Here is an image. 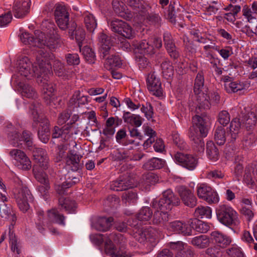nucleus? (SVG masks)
<instances>
[{"instance_id": "72a5a7b5", "label": "nucleus", "mask_w": 257, "mask_h": 257, "mask_svg": "<svg viewBox=\"0 0 257 257\" xmlns=\"http://www.w3.org/2000/svg\"><path fill=\"white\" fill-rule=\"evenodd\" d=\"M21 42L23 45L31 48L32 44V33L31 30L20 29L18 35Z\"/></svg>"}, {"instance_id": "2eb2a0df", "label": "nucleus", "mask_w": 257, "mask_h": 257, "mask_svg": "<svg viewBox=\"0 0 257 257\" xmlns=\"http://www.w3.org/2000/svg\"><path fill=\"white\" fill-rule=\"evenodd\" d=\"M175 159L180 165L190 170H193L198 163L197 159L192 155L181 152L175 155Z\"/></svg>"}, {"instance_id": "423d86ee", "label": "nucleus", "mask_w": 257, "mask_h": 257, "mask_svg": "<svg viewBox=\"0 0 257 257\" xmlns=\"http://www.w3.org/2000/svg\"><path fill=\"white\" fill-rule=\"evenodd\" d=\"M204 86V78L200 73H198L195 80L194 91L197 95L198 104L196 108L197 113H199V110L201 108L208 109L210 108V102H209V96L202 91Z\"/></svg>"}, {"instance_id": "9b49d317", "label": "nucleus", "mask_w": 257, "mask_h": 257, "mask_svg": "<svg viewBox=\"0 0 257 257\" xmlns=\"http://www.w3.org/2000/svg\"><path fill=\"white\" fill-rule=\"evenodd\" d=\"M33 162L35 166L41 168L42 170H46L50 167V160L47 152L42 148H33Z\"/></svg>"}, {"instance_id": "9d476101", "label": "nucleus", "mask_w": 257, "mask_h": 257, "mask_svg": "<svg viewBox=\"0 0 257 257\" xmlns=\"http://www.w3.org/2000/svg\"><path fill=\"white\" fill-rule=\"evenodd\" d=\"M177 191L184 204L193 208L197 204V198L193 191L187 187L181 185L177 187Z\"/></svg>"}, {"instance_id": "680f3d73", "label": "nucleus", "mask_w": 257, "mask_h": 257, "mask_svg": "<svg viewBox=\"0 0 257 257\" xmlns=\"http://www.w3.org/2000/svg\"><path fill=\"white\" fill-rule=\"evenodd\" d=\"M60 23H59V21H56V23L59 28L62 30H66L67 29L69 30L70 23L73 22L72 21L69 22V16L68 15H66V16H64L63 18L60 19Z\"/></svg>"}, {"instance_id": "c03bdc74", "label": "nucleus", "mask_w": 257, "mask_h": 257, "mask_svg": "<svg viewBox=\"0 0 257 257\" xmlns=\"http://www.w3.org/2000/svg\"><path fill=\"white\" fill-rule=\"evenodd\" d=\"M124 3L137 12L144 13L145 6L141 0H123Z\"/></svg>"}, {"instance_id": "a211bd4d", "label": "nucleus", "mask_w": 257, "mask_h": 257, "mask_svg": "<svg viewBox=\"0 0 257 257\" xmlns=\"http://www.w3.org/2000/svg\"><path fill=\"white\" fill-rule=\"evenodd\" d=\"M68 34L71 39H73L74 38H75L79 49L81 51L83 42L85 40V31L81 28H77L76 23L73 22L70 23Z\"/></svg>"}, {"instance_id": "393cba45", "label": "nucleus", "mask_w": 257, "mask_h": 257, "mask_svg": "<svg viewBox=\"0 0 257 257\" xmlns=\"http://www.w3.org/2000/svg\"><path fill=\"white\" fill-rule=\"evenodd\" d=\"M133 179H123L113 181L110 185V189L116 191H122L134 187Z\"/></svg>"}, {"instance_id": "dca6fc26", "label": "nucleus", "mask_w": 257, "mask_h": 257, "mask_svg": "<svg viewBox=\"0 0 257 257\" xmlns=\"http://www.w3.org/2000/svg\"><path fill=\"white\" fill-rule=\"evenodd\" d=\"M147 83L148 89L152 92L153 95L156 96H161L162 95L161 82L155 72L149 74L147 79Z\"/></svg>"}, {"instance_id": "a18cd8bd", "label": "nucleus", "mask_w": 257, "mask_h": 257, "mask_svg": "<svg viewBox=\"0 0 257 257\" xmlns=\"http://www.w3.org/2000/svg\"><path fill=\"white\" fill-rule=\"evenodd\" d=\"M162 74L163 77L169 79L172 77L174 75V68L170 62L165 60L161 64Z\"/></svg>"}, {"instance_id": "39448f33", "label": "nucleus", "mask_w": 257, "mask_h": 257, "mask_svg": "<svg viewBox=\"0 0 257 257\" xmlns=\"http://www.w3.org/2000/svg\"><path fill=\"white\" fill-rule=\"evenodd\" d=\"M107 237L108 240L105 242V248L111 257H127L124 250L126 239L123 235L112 232Z\"/></svg>"}, {"instance_id": "bb28decb", "label": "nucleus", "mask_w": 257, "mask_h": 257, "mask_svg": "<svg viewBox=\"0 0 257 257\" xmlns=\"http://www.w3.org/2000/svg\"><path fill=\"white\" fill-rule=\"evenodd\" d=\"M78 181V178L69 174L65 182L56 186V190L59 194H64L67 189L71 187Z\"/></svg>"}, {"instance_id": "774afa93", "label": "nucleus", "mask_w": 257, "mask_h": 257, "mask_svg": "<svg viewBox=\"0 0 257 257\" xmlns=\"http://www.w3.org/2000/svg\"><path fill=\"white\" fill-rule=\"evenodd\" d=\"M193 255L194 252L191 247H186L178 251L176 257H193Z\"/></svg>"}, {"instance_id": "a19ab883", "label": "nucleus", "mask_w": 257, "mask_h": 257, "mask_svg": "<svg viewBox=\"0 0 257 257\" xmlns=\"http://www.w3.org/2000/svg\"><path fill=\"white\" fill-rule=\"evenodd\" d=\"M48 217L50 221L58 223L60 225H65V217L59 213L56 209H52L48 211Z\"/></svg>"}, {"instance_id": "69168bd1", "label": "nucleus", "mask_w": 257, "mask_h": 257, "mask_svg": "<svg viewBox=\"0 0 257 257\" xmlns=\"http://www.w3.org/2000/svg\"><path fill=\"white\" fill-rule=\"evenodd\" d=\"M144 181L145 183L148 185H154L158 182L159 177L157 175L150 172L145 175Z\"/></svg>"}, {"instance_id": "4c0bfd02", "label": "nucleus", "mask_w": 257, "mask_h": 257, "mask_svg": "<svg viewBox=\"0 0 257 257\" xmlns=\"http://www.w3.org/2000/svg\"><path fill=\"white\" fill-rule=\"evenodd\" d=\"M121 65V61L118 55L112 54L108 56L104 63V67L108 70L113 69V67H120Z\"/></svg>"}, {"instance_id": "052dcab7", "label": "nucleus", "mask_w": 257, "mask_h": 257, "mask_svg": "<svg viewBox=\"0 0 257 257\" xmlns=\"http://www.w3.org/2000/svg\"><path fill=\"white\" fill-rule=\"evenodd\" d=\"M141 110L145 114V116L148 120L153 117L154 114L153 108L150 103H146L145 105H143Z\"/></svg>"}, {"instance_id": "6e6552de", "label": "nucleus", "mask_w": 257, "mask_h": 257, "mask_svg": "<svg viewBox=\"0 0 257 257\" xmlns=\"http://www.w3.org/2000/svg\"><path fill=\"white\" fill-rule=\"evenodd\" d=\"M216 212L217 219L222 224L227 226L235 224L237 213L231 207L225 204L220 205Z\"/></svg>"}, {"instance_id": "4be33fe9", "label": "nucleus", "mask_w": 257, "mask_h": 257, "mask_svg": "<svg viewBox=\"0 0 257 257\" xmlns=\"http://www.w3.org/2000/svg\"><path fill=\"white\" fill-rule=\"evenodd\" d=\"M112 6L114 13L118 16L126 20H130L133 18L132 13L127 9L125 11L122 2H120L118 0H113Z\"/></svg>"}, {"instance_id": "b1692460", "label": "nucleus", "mask_w": 257, "mask_h": 257, "mask_svg": "<svg viewBox=\"0 0 257 257\" xmlns=\"http://www.w3.org/2000/svg\"><path fill=\"white\" fill-rule=\"evenodd\" d=\"M211 238L213 242L222 248L226 247L232 241L230 236L219 231L212 232L211 233Z\"/></svg>"}, {"instance_id": "cd10ccee", "label": "nucleus", "mask_w": 257, "mask_h": 257, "mask_svg": "<svg viewBox=\"0 0 257 257\" xmlns=\"http://www.w3.org/2000/svg\"><path fill=\"white\" fill-rule=\"evenodd\" d=\"M189 137L192 142L194 150L198 152H203L205 144L202 139L203 137L199 135H195V133L193 132L189 133Z\"/></svg>"}, {"instance_id": "7c9ffc66", "label": "nucleus", "mask_w": 257, "mask_h": 257, "mask_svg": "<svg viewBox=\"0 0 257 257\" xmlns=\"http://www.w3.org/2000/svg\"><path fill=\"white\" fill-rule=\"evenodd\" d=\"M189 223L192 229L201 233H205L209 230L210 228L207 223L196 218L190 219L189 221Z\"/></svg>"}, {"instance_id": "6e6d98bb", "label": "nucleus", "mask_w": 257, "mask_h": 257, "mask_svg": "<svg viewBox=\"0 0 257 257\" xmlns=\"http://www.w3.org/2000/svg\"><path fill=\"white\" fill-rule=\"evenodd\" d=\"M195 214L196 217L201 216V218L205 217L207 218H210L211 217V210L209 207H200L196 209Z\"/></svg>"}, {"instance_id": "1a4fd4ad", "label": "nucleus", "mask_w": 257, "mask_h": 257, "mask_svg": "<svg viewBox=\"0 0 257 257\" xmlns=\"http://www.w3.org/2000/svg\"><path fill=\"white\" fill-rule=\"evenodd\" d=\"M14 197L19 209L23 212H26L30 208L28 201L31 198L30 191L26 187L16 190Z\"/></svg>"}, {"instance_id": "412c9836", "label": "nucleus", "mask_w": 257, "mask_h": 257, "mask_svg": "<svg viewBox=\"0 0 257 257\" xmlns=\"http://www.w3.org/2000/svg\"><path fill=\"white\" fill-rule=\"evenodd\" d=\"M132 45L141 54L152 55L155 53L154 46L146 40L139 42L134 40L132 42Z\"/></svg>"}, {"instance_id": "79ce46f5", "label": "nucleus", "mask_w": 257, "mask_h": 257, "mask_svg": "<svg viewBox=\"0 0 257 257\" xmlns=\"http://www.w3.org/2000/svg\"><path fill=\"white\" fill-rule=\"evenodd\" d=\"M226 134L225 130L222 126H218L214 135V139L216 143L221 146L224 144L226 140Z\"/></svg>"}, {"instance_id": "c85d7f7f", "label": "nucleus", "mask_w": 257, "mask_h": 257, "mask_svg": "<svg viewBox=\"0 0 257 257\" xmlns=\"http://www.w3.org/2000/svg\"><path fill=\"white\" fill-rule=\"evenodd\" d=\"M240 126L241 123L239 118H235L231 120L229 128V132L227 133V135L230 136V142H233L236 140Z\"/></svg>"}, {"instance_id": "f8f14e48", "label": "nucleus", "mask_w": 257, "mask_h": 257, "mask_svg": "<svg viewBox=\"0 0 257 257\" xmlns=\"http://www.w3.org/2000/svg\"><path fill=\"white\" fill-rule=\"evenodd\" d=\"M31 0H15L13 13L14 16L18 19L26 17L30 11Z\"/></svg>"}, {"instance_id": "c9c22d12", "label": "nucleus", "mask_w": 257, "mask_h": 257, "mask_svg": "<svg viewBox=\"0 0 257 257\" xmlns=\"http://www.w3.org/2000/svg\"><path fill=\"white\" fill-rule=\"evenodd\" d=\"M206 152L208 158L213 162L216 161L219 157L218 149L212 141L208 142L206 144Z\"/></svg>"}, {"instance_id": "603ef678", "label": "nucleus", "mask_w": 257, "mask_h": 257, "mask_svg": "<svg viewBox=\"0 0 257 257\" xmlns=\"http://www.w3.org/2000/svg\"><path fill=\"white\" fill-rule=\"evenodd\" d=\"M148 234V231L143 230L142 229L136 227L133 230L132 235L134 238L140 243L144 242L147 239V234Z\"/></svg>"}, {"instance_id": "ea45409f", "label": "nucleus", "mask_w": 257, "mask_h": 257, "mask_svg": "<svg viewBox=\"0 0 257 257\" xmlns=\"http://www.w3.org/2000/svg\"><path fill=\"white\" fill-rule=\"evenodd\" d=\"M59 204L69 213L74 212L77 208L76 203L74 201L64 198L63 197L59 199Z\"/></svg>"}, {"instance_id": "49530a36", "label": "nucleus", "mask_w": 257, "mask_h": 257, "mask_svg": "<svg viewBox=\"0 0 257 257\" xmlns=\"http://www.w3.org/2000/svg\"><path fill=\"white\" fill-rule=\"evenodd\" d=\"M84 22L86 29L90 32H93L96 28V21L92 14H86L84 16Z\"/></svg>"}, {"instance_id": "de8ad7c7", "label": "nucleus", "mask_w": 257, "mask_h": 257, "mask_svg": "<svg viewBox=\"0 0 257 257\" xmlns=\"http://www.w3.org/2000/svg\"><path fill=\"white\" fill-rule=\"evenodd\" d=\"M19 134L16 133L15 134V138H17V141H18V140L19 141H23L28 148L30 150H31L32 149V141L31 138V133L27 131H24L21 137L20 138H19Z\"/></svg>"}, {"instance_id": "4d7b16f0", "label": "nucleus", "mask_w": 257, "mask_h": 257, "mask_svg": "<svg viewBox=\"0 0 257 257\" xmlns=\"http://www.w3.org/2000/svg\"><path fill=\"white\" fill-rule=\"evenodd\" d=\"M68 133H69V125L68 123L63 127V129L55 126L52 131V138H59L61 137L63 134H67Z\"/></svg>"}, {"instance_id": "e433bc0d", "label": "nucleus", "mask_w": 257, "mask_h": 257, "mask_svg": "<svg viewBox=\"0 0 257 257\" xmlns=\"http://www.w3.org/2000/svg\"><path fill=\"white\" fill-rule=\"evenodd\" d=\"M191 244L199 248H204L208 247L210 243L209 238L205 235L193 237L191 241Z\"/></svg>"}, {"instance_id": "f3484780", "label": "nucleus", "mask_w": 257, "mask_h": 257, "mask_svg": "<svg viewBox=\"0 0 257 257\" xmlns=\"http://www.w3.org/2000/svg\"><path fill=\"white\" fill-rule=\"evenodd\" d=\"M163 41L164 46L170 57L174 60L178 59L180 53L170 33L166 32L164 33Z\"/></svg>"}, {"instance_id": "4468645a", "label": "nucleus", "mask_w": 257, "mask_h": 257, "mask_svg": "<svg viewBox=\"0 0 257 257\" xmlns=\"http://www.w3.org/2000/svg\"><path fill=\"white\" fill-rule=\"evenodd\" d=\"M10 154L15 159V165L19 169L27 170L31 168V162L23 151L14 149L10 151Z\"/></svg>"}, {"instance_id": "0eeeda50", "label": "nucleus", "mask_w": 257, "mask_h": 257, "mask_svg": "<svg viewBox=\"0 0 257 257\" xmlns=\"http://www.w3.org/2000/svg\"><path fill=\"white\" fill-rule=\"evenodd\" d=\"M202 109L199 110V113L196 114L192 117V126L190 128L189 133L192 132L195 133V135H199L202 137H206L208 134L209 130V118L207 116L202 113Z\"/></svg>"}, {"instance_id": "5fc2aeb1", "label": "nucleus", "mask_w": 257, "mask_h": 257, "mask_svg": "<svg viewBox=\"0 0 257 257\" xmlns=\"http://www.w3.org/2000/svg\"><path fill=\"white\" fill-rule=\"evenodd\" d=\"M10 242L11 246V250L13 252H16L18 254H19L21 252V247L19 244L15 234L13 232L10 231L9 233Z\"/></svg>"}, {"instance_id": "aec40b11", "label": "nucleus", "mask_w": 257, "mask_h": 257, "mask_svg": "<svg viewBox=\"0 0 257 257\" xmlns=\"http://www.w3.org/2000/svg\"><path fill=\"white\" fill-rule=\"evenodd\" d=\"M32 66V63L30 59L27 56L22 57L19 61L18 70L20 74L26 77L28 80H31L32 77L31 73Z\"/></svg>"}, {"instance_id": "3c124183", "label": "nucleus", "mask_w": 257, "mask_h": 257, "mask_svg": "<svg viewBox=\"0 0 257 257\" xmlns=\"http://www.w3.org/2000/svg\"><path fill=\"white\" fill-rule=\"evenodd\" d=\"M225 252L229 257H244L241 248L235 244H232L226 249Z\"/></svg>"}, {"instance_id": "bf43d9fd", "label": "nucleus", "mask_w": 257, "mask_h": 257, "mask_svg": "<svg viewBox=\"0 0 257 257\" xmlns=\"http://www.w3.org/2000/svg\"><path fill=\"white\" fill-rule=\"evenodd\" d=\"M136 61L140 69L143 70L150 67V63L148 59L144 55L136 56Z\"/></svg>"}, {"instance_id": "f257e3e1", "label": "nucleus", "mask_w": 257, "mask_h": 257, "mask_svg": "<svg viewBox=\"0 0 257 257\" xmlns=\"http://www.w3.org/2000/svg\"><path fill=\"white\" fill-rule=\"evenodd\" d=\"M42 29L47 33L48 39L46 38L44 32L39 30L35 31L33 35V47L40 49L46 47L51 52H54L59 48L62 43L60 36L58 33V29L53 23L47 20L43 21L41 25Z\"/></svg>"}, {"instance_id": "5701e85b", "label": "nucleus", "mask_w": 257, "mask_h": 257, "mask_svg": "<svg viewBox=\"0 0 257 257\" xmlns=\"http://www.w3.org/2000/svg\"><path fill=\"white\" fill-rule=\"evenodd\" d=\"M113 218L112 217L108 218L105 217H99L92 222L91 226L96 230L106 231L111 226V223L113 221Z\"/></svg>"}, {"instance_id": "8fccbe9b", "label": "nucleus", "mask_w": 257, "mask_h": 257, "mask_svg": "<svg viewBox=\"0 0 257 257\" xmlns=\"http://www.w3.org/2000/svg\"><path fill=\"white\" fill-rule=\"evenodd\" d=\"M153 215V211L149 207H143L137 214L138 220L143 221L149 220Z\"/></svg>"}, {"instance_id": "473e14b6", "label": "nucleus", "mask_w": 257, "mask_h": 257, "mask_svg": "<svg viewBox=\"0 0 257 257\" xmlns=\"http://www.w3.org/2000/svg\"><path fill=\"white\" fill-rule=\"evenodd\" d=\"M165 162L161 159L153 158L148 161L143 165V168L147 170H153L154 169H160L163 168Z\"/></svg>"}, {"instance_id": "c756f323", "label": "nucleus", "mask_w": 257, "mask_h": 257, "mask_svg": "<svg viewBox=\"0 0 257 257\" xmlns=\"http://www.w3.org/2000/svg\"><path fill=\"white\" fill-rule=\"evenodd\" d=\"M230 78L225 79L224 88L228 93H235L243 90L245 85L243 83H237V82H231Z\"/></svg>"}, {"instance_id": "f03ea898", "label": "nucleus", "mask_w": 257, "mask_h": 257, "mask_svg": "<svg viewBox=\"0 0 257 257\" xmlns=\"http://www.w3.org/2000/svg\"><path fill=\"white\" fill-rule=\"evenodd\" d=\"M179 198L175 195L170 189H168L163 192L162 197L159 200H154L152 203V206L154 208L159 209L161 211L155 212L153 223L154 224L161 226H167V223L170 221L171 217L166 210H170L174 206L178 205L180 204Z\"/></svg>"}, {"instance_id": "e2e57ef3", "label": "nucleus", "mask_w": 257, "mask_h": 257, "mask_svg": "<svg viewBox=\"0 0 257 257\" xmlns=\"http://www.w3.org/2000/svg\"><path fill=\"white\" fill-rule=\"evenodd\" d=\"M218 120L221 124L226 125L230 121L229 113L226 110L221 111L218 114Z\"/></svg>"}, {"instance_id": "20e7f679", "label": "nucleus", "mask_w": 257, "mask_h": 257, "mask_svg": "<svg viewBox=\"0 0 257 257\" xmlns=\"http://www.w3.org/2000/svg\"><path fill=\"white\" fill-rule=\"evenodd\" d=\"M54 58V55L44 49L37 50L36 54V63L38 65L40 70V74L38 76L37 81L39 84H42L45 86L48 84V80L52 76V66L50 60Z\"/></svg>"}, {"instance_id": "09e8293b", "label": "nucleus", "mask_w": 257, "mask_h": 257, "mask_svg": "<svg viewBox=\"0 0 257 257\" xmlns=\"http://www.w3.org/2000/svg\"><path fill=\"white\" fill-rule=\"evenodd\" d=\"M18 90L24 97L32 98V88L30 84L20 82L18 85Z\"/></svg>"}, {"instance_id": "37998d69", "label": "nucleus", "mask_w": 257, "mask_h": 257, "mask_svg": "<svg viewBox=\"0 0 257 257\" xmlns=\"http://www.w3.org/2000/svg\"><path fill=\"white\" fill-rule=\"evenodd\" d=\"M121 27L119 28L118 34L122 36L126 39H133L135 36V32L127 23L123 21V24H121Z\"/></svg>"}, {"instance_id": "2f4dec72", "label": "nucleus", "mask_w": 257, "mask_h": 257, "mask_svg": "<svg viewBox=\"0 0 257 257\" xmlns=\"http://www.w3.org/2000/svg\"><path fill=\"white\" fill-rule=\"evenodd\" d=\"M255 167L256 162H254L248 165L245 168L244 180L248 184H252L256 181V173L254 171Z\"/></svg>"}, {"instance_id": "7ed1b4c3", "label": "nucleus", "mask_w": 257, "mask_h": 257, "mask_svg": "<svg viewBox=\"0 0 257 257\" xmlns=\"http://www.w3.org/2000/svg\"><path fill=\"white\" fill-rule=\"evenodd\" d=\"M49 122L43 112V106L37 100L33 101V127L37 129L38 137L44 143L50 138Z\"/></svg>"}, {"instance_id": "f704fd0d", "label": "nucleus", "mask_w": 257, "mask_h": 257, "mask_svg": "<svg viewBox=\"0 0 257 257\" xmlns=\"http://www.w3.org/2000/svg\"><path fill=\"white\" fill-rule=\"evenodd\" d=\"M0 215L2 218L8 219L11 218L12 222H15L17 217L14 213L11 206H8L5 203L0 204Z\"/></svg>"}, {"instance_id": "0e129e2a", "label": "nucleus", "mask_w": 257, "mask_h": 257, "mask_svg": "<svg viewBox=\"0 0 257 257\" xmlns=\"http://www.w3.org/2000/svg\"><path fill=\"white\" fill-rule=\"evenodd\" d=\"M65 57L69 65H77L80 63L79 57L77 54H67Z\"/></svg>"}, {"instance_id": "338daca9", "label": "nucleus", "mask_w": 257, "mask_h": 257, "mask_svg": "<svg viewBox=\"0 0 257 257\" xmlns=\"http://www.w3.org/2000/svg\"><path fill=\"white\" fill-rule=\"evenodd\" d=\"M119 202V198L115 195H110L104 200V204L110 208L115 207Z\"/></svg>"}, {"instance_id": "58836bf2", "label": "nucleus", "mask_w": 257, "mask_h": 257, "mask_svg": "<svg viewBox=\"0 0 257 257\" xmlns=\"http://www.w3.org/2000/svg\"><path fill=\"white\" fill-rule=\"evenodd\" d=\"M257 120V116L253 112H250L245 115L242 120L243 126L248 131L251 130L254 127Z\"/></svg>"}, {"instance_id": "a878e982", "label": "nucleus", "mask_w": 257, "mask_h": 257, "mask_svg": "<svg viewBox=\"0 0 257 257\" xmlns=\"http://www.w3.org/2000/svg\"><path fill=\"white\" fill-rule=\"evenodd\" d=\"M82 157V156L74 153V151H70L67 155L66 164L71 166L73 171H76L80 168V160Z\"/></svg>"}, {"instance_id": "13d9d810", "label": "nucleus", "mask_w": 257, "mask_h": 257, "mask_svg": "<svg viewBox=\"0 0 257 257\" xmlns=\"http://www.w3.org/2000/svg\"><path fill=\"white\" fill-rule=\"evenodd\" d=\"M54 71L55 74L59 77L64 76L65 70L64 65L59 60H56L54 62Z\"/></svg>"}, {"instance_id": "6ab92c4d", "label": "nucleus", "mask_w": 257, "mask_h": 257, "mask_svg": "<svg viewBox=\"0 0 257 257\" xmlns=\"http://www.w3.org/2000/svg\"><path fill=\"white\" fill-rule=\"evenodd\" d=\"M100 56L104 58L107 55L113 53L111 49L112 41L111 38L106 34L101 33L99 36Z\"/></svg>"}, {"instance_id": "ddd939ff", "label": "nucleus", "mask_w": 257, "mask_h": 257, "mask_svg": "<svg viewBox=\"0 0 257 257\" xmlns=\"http://www.w3.org/2000/svg\"><path fill=\"white\" fill-rule=\"evenodd\" d=\"M197 195L209 203L218 202L219 198L217 193L210 186L202 184L197 188Z\"/></svg>"}, {"instance_id": "864d4df0", "label": "nucleus", "mask_w": 257, "mask_h": 257, "mask_svg": "<svg viewBox=\"0 0 257 257\" xmlns=\"http://www.w3.org/2000/svg\"><path fill=\"white\" fill-rule=\"evenodd\" d=\"M82 54L85 60L89 63L93 64L95 61V55L94 51L87 46H85L82 49Z\"/></svg>"}]
</instances>
